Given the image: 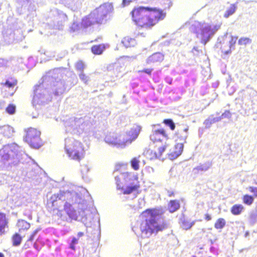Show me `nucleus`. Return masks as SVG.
<instances>
[{
	"instance_id": "nucleus-1",
	"label": "nucleus",
	"mask_w": 257,
	"mask_h": 257,
	"mask_svg": "<svg viewBox=\"0 0 257 257\" xmlns=\"http://www.w3.org/2000/svg\"><path fill=\"white\" fill-rule=\"evenodd\" d=\"M133 21L139 28L150 29L163 20L166 13L157 7L141 6L132 12Z\"/></svg>"
},
{
	"instance_id": "nucleus-2",
	"label": "nucleus",
	"mask_w": 257,
	"mask_h": 257,
	"mask_svg": "<svg viewBox=\"0 0 257 257\" xmlns=\"http://www.w3.org/2000/svg\"><path fill=\"white\" fill-rule=\"evenodd\" d=\"M163 213L162 210L158 208H148L143 211L140 215L141 218L140 228L142 234L150 236L165 230L167 227L166 222H159L156 219Z\"/></svg>"
},
{
	"instance_id": "nucleus-3",
	"label": "nucleus",
	"mask_w": 257,
	"mask_h": 257,
	"mask_svg": "<svg viewBox=\"0 0 257 257\" xmlns=\"http://www.w3.org/2000/svg\"><path fill=\"white\" fill-rule=\"evenodd\" d=\"M108 10L105 7H100L84 16L81 19L80 25L78 23H73L72 29L74 31L79 29H85L91 28L94 25H100L107 21Z\"/></svg>"
},
{
	"instance_id": "nucleus-4",
	"label": "nucleus",
	"mask_w": 257,
	"mask_h": 257,
	"mask_svg": "<svg viewBox=\"0 0 257 257\" xmlns=\"http://www.w3.org/2000/svg\"><path fill=\"white\" fill-rule=\"evenodd\" d=\"M65 149L71 160L80 162L84 158V147L81 142L77 140L66 141Z\"/></svg>"
},
{
	"instance_id": "nucleus-5",
	"label": "nucleus",
	"mask_w": 257,
	"mask_h": 257,
	"mask_svg": "<svg viewBox=\"0 0 257 257\" xmlns=\"http://www.w3.org/2000/svg\"><path fill=\"white\" fill-rule=\"evenodd\" d=\"M25 134L24 141L31 148L38 149L43 145V141L41 138V132L38 129L29 127L25 130Z\"/></svg>"
},
{
	"instance_id": "nucleus-6",
	"label": "nucleus",
	"mask_w": 257,
	"mask_h": 257,
	"mask_svg": "<svg viewBox=\"0 0 257 257\" xmlns=\"http://www.w3.org/2000/svg\"><path fill=\"white\" fill-rule=\"evenodd\" d=\"M153 149H149L145 152L146 157L150 160L159 159L165 151L168 145L166 143L164 144H154Z\"/></svg>"
},
{
	"instance_id": "nucleus-7",
	"label": "nucleus",
	"mask_w": 257,
	"mask_h": 257,
	"mask_svg": "<svg viewBox=\"0 0 257 257\" xmlns=\"http://www.w3.org/2000/svg\"><path fill=\"white\" fill-rule=\"evenodd\" d=\"M168 139V135L164 128L153 129L150 135V139L154 144H163V141Z\"/></svg>"
},
{
	"instance_id": "nucleus-8",
	"label": "nucleus",
	"mask_w": 257,
	"mask_h": 257,
	"mask_svg": "<svg viewBox=\"0 0 257 257\" xmlns=\"http://www.w3.org/2000/svg\"><path fill=\"white\" fill-rule=\"evenodd\" d=\"M220 27V25H207L201 30V43L205 45L209 41L211 36L213 35Z\"/></svg>"
},
{
	"instance_id": "nucleus-9",
	"label": "nucleus",
	"mask_w": 257,
	"mask_h": 257,
	"mask_svg": "<svg viewBox=\"0 0 257 257\" xmlns=\"http://www.w3.org/2000/svg\"><path fill=\"white\" fill-rule=\"evenodd\" d=\"M104 141L107 144L118 147H124L123 139L119 138V135L115 132L107 133L104 138Z\"/></svg>"
},
{
	"instance_id": "nucleus-10",
	"label": "nucleus",
	"mask_w": 257,
	"mask_h": 257,
	"mask_svg": "<svg viewBox=\"0 0 257 257\" xmlns=\"http://www.w3.org/2000/svg\"><path fill=\"white\" fill-rule=\"evenodd\" d=\"M117 189L118 190H122L123 194H130L134 192H138L140 188V185L139 183L133 185L132 186H128L125 189H124L123 183L121 182L120 179L117 177L115 178Z\"/></svg>"
},
{
	"instance_id": "nucleus-11",
	"label": "nucleus",
	"mask_w": 257,
	"mask_h": 257,
	"mask_svg": "<svg viewBox=\"0 0 257 257\" xmlns=\"http://www.w3.org/2000/svg\"><path fill=\"white\" fill-rule=\"evenodd\" d=\"M141 128V126L136 125L132 127L126 133V138L125 139H123L124 143V147L127 145L131 144L138 138Z\"/></svg>"
},
{
	"instance_id": "nucleus-12",
	"label": "nucleus",
	"mask_w": 257,
	"mask_h": 257,
	"mask_svg": "<svg viewBox=\"0 0 257 257\" xmlns=\"http://www.w3.org/2000/svg\"><path fill=\"white\" fill-rule=\"evenodd\" d=\"M164 60V55L161 53H155L150 56L146 61L147 64L160 63Z\"/></svg>"
},
{
	"instance_id": "nucleus-13",
	"label": "nucleus",
	"mask_w": 257,
	"mask_h": 257,
	"mask_svg": "<svg viewBox=\"0 0 257 257\" xmlns=\"http://www.w3.org/2000/svg\"><path fill=\"white\" fill-rule=\"evenodd\" d=\"M9 221L6 215L0 212V236L6 232V229L8 228Z\"/></svg>"
},
{
	"instance_id": "nucleus-14",
	"label": "nucleus",
	"mask_w": 257,
	"mask_h": 257,
	"mask_svg": "<svg viewBox=\"0 0 257 257\" xmlns=\"http://www.w3.org/2000/svg\"><path fill=\"white\" fill-rule=\"evenodd\" d=\"M188 127L182 130H178L175 134V137L177 141H181L185 142L188 136Z\"/></svg>"
},
{
	"instance_id": "nucleus-15",
	"label": "nucleus",
	"mask_w": 257,
	"mask_h": 257,
	"mask_svg": "<svg viewBox=\"0 0 257 257\" xmlns=\"http://www.w3.org/2000/svg\"><path fill=\"white\" fill-rule=\"evenodd\" d=\"M17 226L18 228L19 232L22 233L28 230L31 227V224L25 220L19 219L17 222Z\"/></svg>"
},
{
	"instance_id": "nucleus-16",
	"label": "nucleus",
	"mask_w": 257,
	"mask_h": 257,
	"mask_svg": "<svg viewBox=\"0 0 257 257\" xmlns=\"http://www.w3.org/2000/svg\"><path fill=\"white\" fill-rule=\"evenodd\" d=\"M64 209L71 219H77V215L76 212L71 204L66 203L64 205Z\"/></svg>"
},
{
	"instance_id": "nucleus-17",
	"label": "nucleus",
	"mask_w": 257,
	"mask_h": 257,
	"mask_svg": "<svg viewBox=\"0 0 257 257\" xmlns=\"http://www.w3.org/2000/svg\"><path fill=\"white\" fill-rule=\"evenodd\" d=\"M121 43L125 48H130L135 46L137 44V42L134 38L125 36L122 39Z\"/></svg>"
},
{
	"instance_id": "nucleus-18",
	"label": "nucleus",
	"mask_w": 257,
	"mask_h": 257,
	"mask_svg": "<svg viewBox=\"0 0 257 257\" xmlns=\"http://www.w3.org/2000/svg\"><path fill=\"white\" fill-rule=\"evenodd\" d=\"M244 209V206L240 204H234L230 208V212L234 215H239Z\"/></svg>"
},
{
	"instance_id": "nucleus-19",
	"label": "nucleus",
	"mask_w": 257,
	"mask_h": 257,
	"mask_svg": "<svg viewBox=\"0 0 257 257\" xmlns=\"http://www.w3.org/2000/svg\"><path fill=\"white\" fill-rule=\"evenodd\" d=\"M180 205L178 200H173L170 201L168 205V208L170 212L173 213L180 208Z\"/></svg>"
},
{
	"instance_id": "nucleus-20",
	"label": "nucleus",
	"mask_w": 257,
	"mask_h": 257,
	"mask_svg": "<svg viewBox=\"0 0 257 257\" xmlns=\"http://www.w3.org/2000/svg\"><path fill=\"white\" fill-rule=\"evenodd\" d=\"M105 49V45L101 44L93 45L91 48L92 53L94 55H101Z\"/></svg>"
},
{
	"instance_id": "nucleus-21",
	"label": "nucleus",
	"mask_w": 257,
	"mask_h": 257,
	"mask_svg": "<svg viewBox=\"0 0 257 257\" xmlns=\"http://www.w3.org/2000/svg\"><path fill=\"white\" fill-rule=\"evenodd\" d=\"M18 83V80L15 77H10L6 81L5 83H3L2 85L9 88H14Z\"/></svg>"
},
{
	"instance_id": "nucleus-22",
	"label": "nucleus",
	"mask_w": 257,
	"mask_h": 257,
	"mask_svg": "<svg viewBox=\"0 0 257 257\" xmlns=\"http://www.w3.org/2000/svg\"><path fill=\"white\" fill-rule=\"evenodd\" d=\"M23 237L19 233L16 232L12 236V244L13 246H17L20 245L22 242Z\"/></svg>"
},
{
	"instance_id": "nucleus-23",
	"label": "nucleus",
	"mask_w": 257,
	"mask_h": 257,
	"mask_svg": "<svg viewBox=\"0 0 257 257\" xmlns=\"http://www.w3.org/2000/svg\"><path fill=\"white\" fill-rule=\"evenodd\" d=\"M183 143L176 144L175 147V150L173 152L172 155L175 158L178 157L183 152Z\"/></svg>"
},
{
	"instance_id": "nucleus-24",
	"label": "nucleus",
	"mask_w": 257,
	"mask_h": 257,
	"mask_svg": "<svg viewBox=\"0 0 257 257\" xmlns=\"http://www.w3.org/2000/svg\"><path fill=\"white\" fill-rule=\"evenodd\" d=\"M12 128L10 126L5 125L0 128V133L5 137H9L12 135Z\"/></svg>"
},
{
	"instance_id": "nucleus-25",
	"label": "nucleus",
	"mask_w": 257,
	"mask_h": 257,
	"mask_svg": "<svg viewBox=\"0 0 257 257\" xmlns=\"http://www.w3.org/2000/svg\"><path fill=\"white\" fill-rule=\"evenodd\" d=\"M193 224L194 222H191L185 218H183L181 219V226L185 230L189 229L192 227Z\"/></svg>"
},
{
	"instance_id": "nucleus-26",
	"label": "nucleus",
	"mask_w": 257,
	"mask_h": 257,
	"mask_svg": "<svg viewBox=\"0 0 257 257\" xmlns=\"http://www.w3.org/2000/svg\"><path fill=\"white\" fill-rule=\"evenodd\" d=\"M226 225V221L223 218H218L214 223V226L216 229H222Z\"/></svg>"
},
{
	"instance_id": "nucleus-27",
	"label": "nucleus",
	"mask_w": 257,
	"mask_h": 257,
	"mask_svg": "<svg viewBox=\"0 0 257 257\" xmlns=\"http://www.w3.org/2000/svg\"><path fill=\"white\" fill-rule=\"evenodd\" d=\"M139 157L133 158L130 161V164L132 168L135 171H138L140 168V161Z\"/></svg>"
},
{
	"instance_id": "nucleus-28",
	"label": "nucleus",
	"mask_w": 257,
	"mask_h": 257,
	"mask_svg": "<svg viewBox=\"0 0 257 257\" xmlns=\"http://www.w3.org/2000/svg\"><path fill=\"white\" fill-rule=\"evenodd\" d=\"M242 201L244 204L250 205L254 201V197L251 195L245 194L242 197Z\"/></svg>"
},
{
	"instance_id": "nucleus-29",
	"label": "nucleus",
	"mask_w": 257,
	"mask_h": 257,
	"mask_svg": "<svg viewBox=\"0 0 257 257\" xmlns=\"http://www.w3.org/2000/svg\"><path fill=\"white\" fill-rule=\"evenodd\" d=\"M237 39V37H231L230 40L229 41V47L230 49L227 51H223L222 53L224 55H227L231 53V48H234V46L235 44L236 43V40Z\"/></svg>"
},
{
	"instance_id": "nucleus-30",
	"label": "nucleus",
	"mask_w": 257,
	"mask_h": 257,
	"mask_svg": "<svg viewBox=\"0 0 257 257\" xmlns=\"http://www.w3.org/2000/svg\"><path fill=\"white\" fill-rule=\"evenodd\" d=\"M236 9V7L234 4L231 5L230 7L225 11L224 17L227 18L232 15L235 12Z\"/></svg>"
},
{
	"instance_id": "nucleus-31",
	"label": "nucleus",
	"mask_w": 257,
	"mask_h": 257,
	"mask_svg": "<svg viewBox=\"0 0 257 257\" xmlns=\"http://www.w3.org/2000/svg\"><path fill=\"white\" fill-rule=\"evenodd\" d=\"M163 123L169 126L172 131H174L175 129V124L173 120L170 118L164 119Z\"/></svg>"
},
{
	"instance_id": "nucleus-32",
	"label": "nucleus",
	"mask_w": 257,
	"mask_h": 257,
	"mask_svg": "<svg viewBox=\"0 0 257 257\" xmlns=\"http://www.w3.org/2000/svg\"><path fill=\"white\" fill-rule=\"evenodd\" d=\"M16 107L14 104H10L6 108V111L7 113L10 115L14 114L16 112Z\"/></svg>"
},
{
	"instance_id": "nucleus-33",
	"label": "nucleus",
	"mask_w": 257,
	"mask_h": 257,
	"mask_svg": "<svg viewBox=\"0 0 257 257\" xmlns=\"http://www.w3.org/2000/svg\"><path fill=\"white\" fill-rule=\"evenodd\" d=\"M75 66L76 70L82 72L85 68V64L82 60H78L76 62Z\"/></svg>"
},
{
	"instance_id": "nucleus-34",
	"label": "nucleus",
	"mask_w": 257,
	"mask_h": 257,
	"mask_svg": "<svg viewBox=\"0 0 257 257\" xmlns=\"http://www.w3.org/2000/svg\"><path fill=\"white\" fill-rule=\"evenodd\" d=\"M251 40L250 39L247 37H242L240 38L238 41V43L240 45H246L250 43Z\"/></svg>"
},
{
	"instance_id": "nucleus-35",
	"label": "nucleus",
	"mask_w": 257,
	"mask_h": 257,
	"mask_svg": "<svg viewBox=\"0 0 257 257\" xmlns=\"http://www.w3.org/2000/svg\"><path fill=\"white\" fill-rule=\"evenodd\" d=\"M78 242V238L76 237H73L71 240V242L70 244V248L73 250H75V244H77Z\"/></svg>"
},
{
	"instance_id": "nucleus-36",
	"label": "nucleus",
	"mask_w": 257,
	"mask_h": 257,
	"mask_svg": "<svg viewBox=\"0 0 257 257\" xmlns=\"http://www.w3.org/2000/svg\"><path fill=\"white\" fill-rule=\"evenodd\" d=\"M248 190L252 194L253 197H257V187L249 186L248 187Z\"/></svg>"
},
{
	"instance_id": "nucleus-37",
	"label": "nucleus",
	"mask_w": 257,
	"mask_h": 257,
	"mask_svg": "<svg viewBox=\"0 0 257 257\" xmlns=\"http://www.w3.org/2000/svg\"><path fill=\"white\" fill-rule=\"evenodd\" d=\"M123 179L125 183H127L131 179V173L129 172H125L123 173Z\"/></svg>"
},
{
	"instance_id": "nucleus-38",
	"label": "nucleus",
	"mask_w": 257,
	"mask_h": 257,
	"mask_svg": "<svg viewBox=\"0 0 257 257\" xmlns=\"http://www.w3.org/2000/svg\"><path fill=\"white\" fill-rule=\"evenodd\" d=\"M80 79L85 83L88 81V77L84 73L82 72L79 75Z\"/></svg>"
},
{
	"instance_id": "nucleus-39",
	"label": "nucleus",
	"mask_w": 257,
	"mask_h": 257,
	"mask_svg": "<svg viewBox=\"0 0 257 257\" xmlns=\"http://www.w3.org/2000/svg\"><path fill=\"white\" fill-rule=\"evenodd\" d=\"M220 118H218V119H215V118H213V119H210V118H208V119H207L205 120L204 121V123L205 124V125H210L213 122H214L218 120H219Z\"/></svg>"
},
{
	"instance_id": "nucleus-40",
	"label": "nucleus",
	"mask_w": 257,
	"mask_h": 257,
	"mask_svg": "<svg viewBox=\"0 0 257 257\" xmlns=\"http://www.w3.org/2000/svg\"><path fill=\"white\" fill-rule=\"evenodd\" d=\"M153 68H146L142 70L139 71V73H145L149 75H151L153 71Z\"/></svg>"
},
{
	"instance_id": "nucleus-41",
	"label": "nucleus",
	"mask_w": 257,
	"mask_h": 257,
	"mask_svg": "<svg viewBox=\"0 0 257 257\" xmlns=\"http://www.w3.org/2000/svg\"><path fill=\"white\" fill-rule=\"evenodd\" d=\"M231 116V113L229 110H225L222 114L221 118L230 117Z\"/></svg>"
},
{
	"instance_id": "nucleus-42",
	"label": "nucleus",
	"mask_w": 257,
	"mask_h": 257,
	"mask_svg": "<svg viewBox=\"0 0 257 257\" xmlns=\"http://www.w3.org/2000/svg\"><path fill=\"white\" fill-rule=\"evenodd\" d=\"M212 216L208 213H205L204 214V219L206 221H209L212 220Z\"/></svg>"
},
{
	"instance_id": "nucleus-43",
	"label": "nucleus",
	"mask_w": 257,
	"mask_h": 257,
	"mask_svg": "<svg viewBox=\"0 0 257 257\" xmlns=\"http://www.w3.org/2000/svg\"><path fill=\"white\" fill-rule=\"evenodd\" d=\"M167 194L169 197H173L175 195V192L172 190H168Z\"/></svg>"
},
{
	"instance_id": "nucleus-44",
	"label": "nucleus",
	"mask_w": 257,
	"mask_h": 257,
	"mask_svg": "<svg viewBox=\"0 0 257 257\" xmlns=\"http://www.w3.org/2000/svg\"><path fill=\"white\" fill-rule=\"evenodd\" d=\"M195 170H196L197 171L199 172L200 171H202L203 169L201 166H198L194 168Z\"/></svg>"
},
{
	"instance_id": "nucleus-45",
	"label": "nucleus",
	"mask_w": 257,
	"mask_h": 257,
	"mask_svg": "<svg viewBox=\"0 0 257 257\" xmlns=\"http://www.w3.org/2000/svg\"><path fill=\"white\" fill-rule=\"evenodd\" d=\"M35 236H33L32 235H30V236H29V237L28 238V240H27V241H32L34 239V238Z\"/></svg>"
},
{
	"instance_id": "nucleus-46",
	"label": "nucleus",
	"mask_w": 257,
	"mask_h": 257,
	"mask_svg": "<svg viewBox=\"0 0 257 257\" xmlns=\"http://www.w3.org/2000/svg\"><path fill=\"white\" fill-rule=\"evenodd\" d=\"M84 233L83 232H79L78 233H77V236L78 237H82L84 235Z\"/></svg>"
},
{
	"instance_id": "nucleus-47",
	"label": "nucleus",
	"mask_w": 257,
	"mask_h": 257,
	"mask_svg": "<svg viewBox=\"0 0 257 257\" xmlns=\"http://www.w3.org/2000/svg\"><path fill=\"white\" fill-rule=\"evenodd\" d=\"M38 232V230H34L32 233H31V235H32L33 236H35L36 234Z\"/></svg>"
},
{
	"instance_id": "nucleus-48",
	"label": "nucleus",
	"mask_w": 257,
	"mask_h": 257,
	"mask_svg": "<svg viewBox=\"0 0 257 257\" xmlns=\"http://www.w3.org/2000/svg\"><path fill=\"white\" fill-rule=\"evenodd\" d=\"M118 166H120H120H124V167H126L127 164H122L118 165Z\"/></svg>"
},
{
	"instance_id": "nucleus-49",
	"label": "nucleus",
	"mask_w": 257,
	"mask_h": 257,
	"mask_svg": "<svg viewBox=\"0 0 257 257\" xmlns=\"http://www.w3.org/2000/svg\"><path fill=\"white\" fill-rule=\"evenodd\" d=\"M24 247L25 248H29V246L28 244H27V243H26L24 245Z\"/></svg>"
},
{
	"instance_id": "nucleus-50",
	"label": "nucleus",
	"mask_w": 257,
	"mask_h": 257,
	"mask_svg": "<svg viewBox=\"0 0 257 257\" xmlns=\"http://www.w3.org/2000/svg\"><path fill=\"white\" fill-rule=\"evenodd\" d=\"M0 257H4V254L2 252H0Z\"/></svg>"
}]
</instances>
